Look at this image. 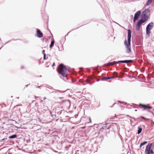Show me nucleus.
<instances>
[{
	"mask_svg": "<svg viewBox=\"0 0 154 154\" xmlns=\"http://www.w3.org/2000/svg\"><path fill=\"white\" fill-rule=\"evenodd\" d=\"M57 71L59 74L61 75L63 77H66L67 79L66 73L67 72V69L66 66L63 63H61L58 66L57 68Z\"/></svg>",
	"mask_w": 154,
	"mask_h": 154,
	"instance_id": "obj_1",
	"label": "nucleus"
},
{
	"mask_svg": "<svg viewBox=\"0 0 154 154\" xmlns=\"http://www.w3.org/2000/svg\"><path fill=\"white\" fill-rule=\"evenodd\" d=\"M150 12V10L149 8L145 9L142 12L141 14V17L147 20L149 18Z\"/></svg>",
	"mask_w": 154,
	"mask_h": 154,
	"instance_id": "obj_2",
	"label": "nucleus"
},
{
	"mask_svg": "<svg viewBox=\"0 0 154 154\" xmlns=\"http://www.w3.org/2000/svg\"><path fill=\"white\" fill-rule=\"evenodd\" d=\"M147 20L141 18L137 22L136 25V29L137 31H139L140 29L141 24L144 23Z\"/></svg>",
	"mask_w": 154,
	"mask_h": 154,
	"instance_id": "obj_3",
	"label": "nucleus"
},
{
	"mask_svg": "<svg viewBox=\"0 0 154 154\" xmlns=\"http://www.w3.org/2000/svg\"><path fill=\"white\" fill-rule=\"evenodd\" d=\"M139 106L141 108L145 110H148V111L149 112H152V111L149 110V109H152V106H150L149 104L146 105L140 103L139 104Z\"/></svg>",
	"mask_w": 154,
	"mask_h": 154,
	"instance_id": "obj_4",
	"label": "nucleus"
},
{
	"mask_svg": "<svg viewBox=\"0 0 154 154\" xmlns=\"http://www.w3.org/2000/svg\"><path fill=\"white\" fill-rule=\"evenodd\" d=\"M124 44L127 48V52L129 53L131 51V43L127 42V40H125L124 42Z\"/></svg>",
	"mask_w": 154,
	"mask_h": 154,
	"instance_id": "obj_5",
	"label": "nucleus"
},
{
	"mask_svg": "<svg viewBox=\"0 0 154 154\" xmlns=\"http://www.w3.org/2000/svg\"><path fill=\"white\" fill-rule=\"evenodd\" d=\"M141 14V11L140 10L137 11L134 14L133 18V22H134L136 20L139 19Z\"/></svg>",
	"mask_w": 154,
	"mask_h": 154,
	"instance_id": "obj_6",
	"label": "nucleus"
},
{
	"mask_svg": "<svg viewBox=\"0 0 154 154\" xmlns=\"http://www.w3.org/2000/svg\"><path fill=\"white\" fill-rule=\"evenodd\" d=\"M109 123H107L103 125L102 127L100 129V130L103 132L106 131V130L109 129L110 126H108V125H109Z\"/></svg>",
	"mask_w": 154,
	"mask_h": 154,
	"instance_id": "obj_7",
	"label": "nucleus"
},
{
	"mask_svg": "<svg viewBox=\"0 0 154 154\" xmlns=\"http://www.w3.org/2000/svg\"><path fill=\"white\" fill-rule=\"evenodd\" d=\"M36 33L37 37L38 38H42L43 36V33L41 31L40 29L38 28H36Z\"/></svg>",
	"mask_w": 154,
	"mask_h": 154,
	"instance_id": "obj_8",
	"label": "nucleus"
},
{
	"mask_svg": "<svg viewBox=\"0 0 154 154\" xmlns=\"http://www.w3.org/2000/svg\"><path fill=\"white\" fill-rule=\"evenodd\" d=\"M131 30L130 29H129L128 30L127 42L131 43Z\"/></svg>",
	"mask_w": 154,
	"mask_h": 154,
	"instance_id": "obj_9",
	"label": "nucleus"
},
{
	"mask_svg": "<svg viewBox=\"0 0 154 154\" xmlns=\"http://www.w3.org/2000/svg\"><path fill=\"white\" fill-rule=\"evenodd\" d=\"M152 145V143H149L146 146V149L145 151V153H146L147 152L150 150Z\"/></svg>",
	"mask_w": 154,
	"mask_h": 154,
	"instance_id": "obj_10",
	"label": "nucleus"
},
{
	"mask_svg": "<svg viewBox=\"0 0 154 154\" xmlns=\"http://www.w3.org/2000/svg\"><path fill=\"white\" fill-rule=\"evenodd\" d=\"M153 27V23L151 22L149 23L147 26L146 29L151 30Z\"/></svg>",
	"mask_w": 154,
	"mask_h": 154,
	"instance_id": "obj_11",
	"label": "nucleus"
},
{
	"mask_svg": "<svg viewBox=\"0 0 154 154\" xmlns=\"http://www.w3.org/2000/svg\"><path fill=\"white\" fill-rule=\"evenodd\" d=\"M51 87L50 88L46 87V90L48 91H49L48 89H53V90H55V91H59V92L60 93H64V92L65 91H60V90H56L54 89L52 87Z\"/></svg>",
	"mask_w": 154,
	"mask_h": 154,
	"instance_id": "obj_12",
	"label": "nucleus"
},
{
	"mask_svg": "<svg viewBox=\"0 0 154 154\" xmlns=\"http://www.w3.org/2000/svg\"><path fill=\"white\" fill-rule=\"evenodd\" d=\"M118 64L117 61H113L111 62H109L107 63L108 65L110 66L112 65H115Z\"/></svg>",
	"mask_w": 154,
	"mask_h": 154,
	"instance_id": "obj_13",
	"label": "nucleus"
},
{
	"mask_svg": "<svg viewBox=\"0 0 154 154\" xmlns=\"http://www.w3.org/2000/svg\"><path fill=\"white\" fill-rule=\"evenodd\" d=\"M17 137V135L16 134H14L9 136L8 137V138L10 139H14Z\"/></svg>",
	"mask_w": 154,
	"mask_h": 154,
	"instance_id": "obj_14",
	"label": "nucleus"
},
{
	"mask_svg": "<svg viewBox=\"0 0 154 154\" xmlns=\"http://www.w3.org/2000/svg\"><path fill=\"white\" fill-rule=\"evenodd\" d=\"M142 128L141 127H138V128L137 134H140L142 132Z\"/></svg>",
	"mask_w": 154,
	"mask_h": 154,
	"instance_id": "obj_15",
	"label": "nucleus"
},
{
	"mask_svg": "<svg viewBox=\"0 0 154 154\" xmlns=\"http://www.w3.org/2000/svg\"><path fill=\"white\" fill-rule=\"evenodd\" d=\"M152 0H147L146 3L145 5V6H147L149 5L152 2Z\"/></svg>",
	"mask_w": 154,
	"mask_h": 154,
	"instance_id": "obj_16",
	"label": "nucleus"
},
{
	"mask_svg": "<svg viewBox=\"0 0 154 154\" xmlns=\"http://www.w3.org/2000/svg\"><path fill=\"white\" fill-rule=\"evenodd\" d=\"M54 40L53 39V40H52L51 41V44H50V48H53V46L54 45Z\"/></svg>",
	"mask_w": 154,
	"mask_h": 154,
	"instance_id": "obj_17",
	"label": "nucleus"
},
{
	"mask_svg": "<svg viewBox=\"0 0 154 154\" xmlns=\"http://www.w3.org/2000/svg\"><path fill=\"white\" fill-rule=\"evenodd\" d=\"M110 79V77H106L101 79L100 80L101 81H106L107 80H109V79Z\"/></svg>",
	"mask_w": 154,
	"mask_h": 154,
	"instance_id": "obj_18",
	"label": "nucleus"
},
{
	"mask_svg": "<svg viewBox=\"0 0 154 154\" xmlns=\"http://www.w3.org/2000/svg\"><path fill=\"white\" fill-rule=\"evenodd\" d=\"M147 143V142L146 141H144L143 142L141 143L140 144V147L141 148L143 146H144V145L146 144Z\"/></svg>",
	"mask_w": 154,
	"mask_h": 154,
	"instance_id": "obj_19",
	"label": "nucleus"
},
{
	"mask_svg": "<svg viewBox=\"0 0 154 154\" xmlns=\"http://www.w3.org/2000/svg\"><path fill=\"white\" fill-rule=\"evenodd\" d=\"M146 154H154V152L152 149H150V150L147 152L145 153Z\"/></svg>",
	"mask_w": 154,
	"mask_h": 154,
	"instance_id": "obj_20",
	"label": "nucleus"
},
{
	"mask_svg": "<svg viewBox=\"0 0 154 154\" xmlns=\"http://www.w3.org/2000/svg\"><path fill=\"white\" fill-rule=\"evenodd\" d=\"M150 30H151L146 29V33L147 35H149L150 34L151 32Z\"/></svg>",
	"mask_w": 154,
	"mask_h": 154,
	"instance_id": "obj_21",
	"label": "nucleus"
},
{
	"mask_svg": "<svg viewBox=\"0 0 154 154\" xmlns=\"http://www.w3.org/2000/svg\"><path fill=\"white\" fill-rule=\"evenodd\" d=\"M122 63H126L125 60H121L117 61V63L119 64Z\"/></svg>",
	"mask_w": 154,
	"mask_h": 154,
	"instance_id": "obj_22",
	"label": "nucleus"
},
{
	"mask_svg": "<svg viewBox=\"0 0 154 154\" xmlns=\"http://www.w3.org/2000/svg\"><path fill=\"white\" fill-rule=\"evenodd\" d=\"M63 112H64V113H66V112H65L64 111L61 110V111H60L59 112H57V114H58V115H61Z\"/></svg>",
	"mask_w": 154,
	"mask_h": 154,
	"instance_id": "obj_23",
	"label": "nucleus"
},
{
	"mask_svg": "<svg viewBox=\"0 0 154 154\" xmlns=\"http://www.w3.org/2000/svg\"><path fill=\"white\" fill-rule=\"evenodd\" d=\"M125 61L126 63H128L133 62V60H125Z\"/></svg>",
	"mask_w": 154,
	"mask_h": 154,
	"instance_id": "obj_24",
	"label": "nucleus"
},
{
	"mask_svg": "<svg viewBox=\"0 0 154 154\" xmlns=\"http://www.w3.org/2000/svg\"><path fill=\"white\" fill-rule=\"evenodd\" d=\"M130 106L131 107H133L134 108H138V107L137 106V105L134 103H132L131 105H130Z\"/></svg>",
	"mask_w": 154,
	"mask_h": 154,
	"instance_id": "obj_25",
	"label": "nucleus"
},
{
	"mask_svg": "<svg viewBox=\"0 0 154 154\" xmlns=\"http://www.w3.org/2000/svg\"><path fill=\"white\" fill-rule=\"evenodd\" d=\"M64 102L66 103L67 104L70 105V102L69 100H65Z\"/></svg>",
	"mask_w": 154,
	"mask_h": 154,
	"instance_id": "obj_26",
	"label": "nucleus"
},
{
	"mask_svg": "<svg viewBox=\"0 0 154 154\" xmlns=\"http://www.w3.org/2000/svg\"><path fill=\"white\" fill-rule=\"evenodd\" d=\"M128 116H129L130 118H132L133 119H134V121H137L138 119H139V118H138L137 119H135L134 117H132L131 116H130L129 115H128Z\"/></svg>",
	"mask_w": 154,
	"mask_h": 154,
	"instance_id": "obj_27",
	"label": "nucleus"
},
{
	"mask_svg": "<svg viewBox=\"0 0 154 154\" xmlns=\"http://www.w3.org/2000/svg\"><path fill=\"white\" fill-rule=\"evenodd\" d=\"M140 118H141L142 119L146 120H149V119H147L143 116H141Z\"/></svg>",
	"mask_w": 154,
	"mask_h": 154,
	"instance_id": "obj_28",
	"label": "nucleus"
},
{
	"mask_svg": "<svg viewBox=\"0 0 154 154\" xmlns=\"http://www.w3.org/2000/svg\"><path fill=\"white\" fill-rule=\"evenodd\" d=\"M150 124L152 126H153L154 125V122L152 120H151Z\"/></svg>",
	"mask_w": 154,
	"mask_h": 154,
	"instance_id": "obj_29",
	"label": "nucleus"
},
{
	"mask_svg": "<svg viewBox=\"0 0 154 154\" xmlns=\"http://www.w3.org/2000/svg\"><path fill=\"white\" fill-rule=\"evenodd\" d=\"M7 139V138H5L3 139H2L1 140H0V142H2V141H5Z\"/></svg>",
	"mask_w": 154,
	"mask_h": 154,
	"instance_id": "obj_30",
	"label": "nucleus"
},
{
	"mask_svg": "<svg viewBox=\"0 0 154 154\" xmlns=\"http://www.w3.org/2000/svg\"><path fill=\"white\" fill-rule=\"evenodd\" d=\"M11 41H16V40H17L22 41V39H14L12 38V39H11Z\"/></svg>",
	"mask_w": 154,
	"mask_h": 154,
	"instance_id": "obj_31",
	"label": "nucleus"
},
{
	"mask_svg": "<svg viewBox=\"0 0 154 154\" xmlns=\"http://www.w3.org/2000/svg\"><path fill=\"white\" fill-rule=\"evenodd\" d=\"M23 43H25V44H27V43H29V41L28 40H25L24 41H23Z\"/></svg>",
	"mask_w": 154,
	"mask_h": 154,
	"instance_id": "obj_32",
	"label": "nucleus"
},
{
	"mask_svg": "<svg viewBox=\"0 0 154 154\" xmlns=\"http://www.w3.org/2000/svg\"><path fill=\"white\" fill-rule=\"evenodd\" d=\"M48 57L46 58V54H44V55H43V59L44 60H45L48 59Z\"/></svg>",
	"mask_w": 154,
	"mask_h": 154,
	"instance_id": "obj_33",
	"label": "nucleus"
},
{
	"mask_svg": "<svg viewBox=\"0 0 154 154\" xmlns=\"http://www.w3.org/2000/svg\"><path fill=\"white\" fill-rule=\"evenodd\" d=\"M48 91H49L50 93H52L54 92L55 93H56L57 92V91L55 92L54 91H51V90H49Z\"/></svg>",
	"mask_w": 154,
	"mask_h": 154,
	"instance_id": "obj_34",
	"label": "nucleus"
},
{
	"mask_svg": "<svg viewBox=\"0 0 154 154\" xmlns=\"http://www.w3.org/2000/svg\"><path fill=\"white\" fill-rule=\"evenodd\" d=\"M11 41V39L10 40H8L6 43H5L4 45H5V44H7V43H9Z\"/></svg>",
	"mask_w": 154,
	"mask_h": 154,
	"instance_id": "obj_35",
	"label": "nucleus"
},
{
	"mask_svg": "<svg viewBox=\"0 0 154 154\" xmlns=\"http://www.w3.org/2000/svg\"><path fill=\"white\" fill-rule=\"evenodd\" d=\"M45 50H43L42 51V53L43 54V55H44V54H45Z\"/></svg>",
	"mask_w": 154,
	"mask_h": 154,
	"instance_id": "obj_36",
	"label": "nucleus"
},
{
	"mask_svg": "<svg viewBox=\"0 0 154 154\" xmlns=\"http://www.w3.org/2000/svg\"><path fill=\"white\" fill-rule=\"evenodd\" d=\"M110 77V79H114V78H115V77H114V76H111V77Z\"/></svg>",
	"mask_w": 154,
	"mask_h": 154,
	"instance_id": "obj_37",
	"label": "nucleus"
},
{
	"mask_svg": "<svg viewBox=\"0 0 154 154\" xmlns=\"http://www.w3.org/2000/svg\"><path fill=\"white\" fill-rule=\"evenodd\" d=\"M74 30V29H73V30H72L70 31L69 32H68V33H67V35H65V40L66 39V37L67 35H68V34H69V33L71 31H72V30Z\"/></svg>",
	"mask_w": 154,
	"mask_h": 154,
	"instance_id": "obj_38",
	"label": "nucleus"
},
{
	"mask_svg": "<svg viewBox=\"0 0 154 154\" xmlns=\"http://www.w3.org/2000/svg\"><path fill=\"white\" fill-rule=\"evenodd\" d=\"M55 65V63L54 62L52 65V66L53 67Z\"/></svg>",
	"mask_w": 154,
	"mask_h": 154,
	"instance_id": "obj_39",
	"label": "nucleus"
},
{
	"mask_svg": "<svg viewBox=\"0 0 154 154\" xmlns=\"http://www.w3.org/2000/svg\"><path fill=\"white\" fill-rule=\"evenodd\" d=\"M35 87L36 88H40V86H38L35 85Z\"/></svg>",
	"mask_w": 154,
	"mask_h": 154,
	"instance_id": "obj_40",
	"label": "nucleus"
},
{
	"mask_svg": "<svg viewBox=\"0 0 154 154\" xmlns=\"http://www.w3.org/2000/svg\"><path fill=\"white\" fill-rule=\"evenodd\" d=\"M51 116H55V117H56V114H53V115H52V114H51Z\"/></svg>",
	"mask_w": 154,
	"mask_h": 154,
	"instance_id": "obj_41",
	"label": "nucleus"
},
{
	"mask_svg": "<svg viewBox=\"0 0 154 154\" xmlns=\"http://www.w3.org/2000/svg\"><path fill=\"white\" fill-rule=\"evenodd\" d=\"M115 118V117L114 116H113V117H112L111 118V119H114Z\"/></svg>",
	"mask_w": 154,
	"mask_h": 154,
	"instance_id": "obj_42",
	"label": "nucleus"
},
{
	"mask_svg": "<svg viewBox=\"0 0 154 154\" xmlns=\"http://www.w3.org/2000/svg\"><path fill=\"white\" fill-rule=\"evenodd\" d=\"M29 85H30V84H28V85H25V87H28V86Z\"/></svg>",
	"mask_w": 154,
	"mask_h": 154,
	"instance_id": "obj_43",
	"label": "nucleus"
},
{
	"mask_svg": "<svg viewBox=\"0 0 154 154\" xmlns=\"http://www.w3.org/2000/svg\"><path fill=\"white\" fill-rule=\"evenodd\" d=\"M89 120H90V122L91 123V120L90 118H89Z\"/></svg>",
	"mask_w": 154,
	"mask_h": 154,
	"instance_id": "obj_44",
	"label": "nucleus"
},
{
	"mask_svg": "<svg viewBox=\"0 0 154 154\" xmlns=\"http://www.w3.org/2000/svg\"><path fill=\"white\" fill-rule=\"evenodd\" d=\"M58 48L59 49V51H60L61 50H60V48H59V47L58 46Z\"/></svg>",
	"mask_w": 154,
	"mask_h": 154,
	"instance_id": "obj_45",
	"label": "nucleus"
},
{
	"mask_svg": "<svg viewBox=\"0 0 154 154\" xmlns=\"http://www.w3.org/2000/svg\"><path fill=\"white\" fill-rule=\"evenodd\" d=\"M4 45H3L0 48V50L1 49V48L3 47V46Z\"/></svg>",
	"mask_w": 154,
	"mask_h": 154,
	"instance_id": "obj_46",
	"label": "nucleus"
},
{
	"mask_svg": "<svg viewBox=\"0 0 154 154\" xmlns=\"http://www.w3.org/2000/svg\"><path fill=\"white\" fill-rule=\"evenodd\" d=\"M23 67H23V66H21V69H23Z\"/></svg>",
	"mask_w": 154,
	"mask_h": 154,
	"instance_id": "obj_47",
	"label": "nucleus"
},
{
	"mask_svg": "<svg viewBox=\"0 0 154 154\" xmlns=\"http://www.w3.org/2000/svg\"><path fill=\"white\" fill-rule=\"evenodd\" d=\"M123 103H124L125 104H127V103L125 102H123Z\"/></svg>",
	"mask_w": 154,
	"mask_h": 154,
	"instance_id": "obj_48",
	"label": "nucleus"
},
{
	"mask_svg": "<svg viewBox=\"0 0 154 154\" xmlns=\"http://www.w3.org/2000/svg\"><path fill=\"white\" fill-rule=\"evenodd\" d=\"M79 69H83V68L82 67H80L79 68Z\"/></svg>",
	"mask_w": 154,
	"mask_h": 154,
	"instance_id": "obj_49",
	"label": "nucleus"
},
{
	"mask_svg": "<svg viewBox=\"0 0 154 154\" xmlns=\"http://www.w3.org/2000/svg\"><path fill=\"white\" fill-rule=\"evenodd\" d=\"M41 64V62L40 61V62H39V64Z\"/></svg>",
	"mask_w": 154,
	"mask_h": 154,
	"instance_id": "obj_50",
	"label": "nucleus"
},
{
	"mask_svg": "<svg viewBox=\"0 0 154 154\" xmlns=\"http://www.w3.org/2000/svg\"><path fill=\"white\" fill-rule=\"evenodd\" d=\"M79 152V150H78L77 151L76 153H77L78 152Z\"/></svg>",
	"mask_w": 154,
	"mask_h": 154,
	"instance_id": "obj_51",
	"label": "nucleus"
},
{
	"mask_svg": "<svg viewBox=\"0 0 154 154\" xmlns=\"http://www.w3.org/2000/svg\"><path fill=\"white\" fill-rule=\"evenodd\" d=\"M47 55H48V56H50V55L49 54H48Z\"/></svg>",
	"mask_w": 154,
	"mask_h": 154,
	"instance_id": "obj_52",
	"label": "nucleus"
},
{
	"mask_svg": "<svg viewBox=\"0 0 154 154\" xmlns=\"http://www.w3.org/2000/svg\"><path fill=\"white\" fill-rule=\"evenodd\" d=\"M135 111H137V109H135Z\"/></svg>",
	"mask_w": 154,
	"mask_h": 154,
	"instance_id": "obj_53",
	"label": "nucleus"
},
{
	"mask_svg": "<svg viewBox=\"0 0 154 154\" xmlns=\"http://www.w3.org/2000/svg\"><path fill=\"white\" fill-rule=\"evenodd\" d=\"M45 99H46V98L45 97H44V100H45Z\"/></svg>",
	"mask_w": 154,
	"mask_h": 154,
	"instance_id": "obj_54",
	"label": "nucleus"
},
{
	"mask_svg": "<svg viewBox=\"0 0 154 154\" xmlns=\"http://www.w3.org/2000/svg\"><path fill=\"white\" fill-rule=\"evenodd\" d=\"M41 102H43V101L42 100H41Z\"/></svg>",
	"mask_w": 154,
	"mask_h": 154,
	"instance_id": "obj_55",
	"label": "nucleus"
},
{
	"mask_svg": "<svg viewBox=\"0 0 154 154\" xmlns=\"http://www.w3.org/2000/svg\"><path fill=\"white\" fill-rule=\"evenodd\" d=\"M40 76V77H42V76L41 75H40V76Z\"/></svg>",
	"mask_w": 154,
	"mask_h": 154,
	"instance_id": "obj_56",
	"label": "nucleus"
},
{
	"mask_svg": "<svg viewBox=\"0 0 154 154\" xmlns=\"http://www.w3.org/2000/svg\"><path fill=\"white\" fill-rule=\"evenodd\" d=\"M36 96H35V99H36Z\"/></svg>",
	"mask_w": 154,
	"mask_h": 154,
	"instance_id": "obj_57",
	"label": "nucleus"
},
{
	"mask_svg": "<svg viewBox=\"0 0 154 154\" xmlns=\"http://www.w3.org/2000/svg\"><path fill=\"white\" fill-rule=\"evenodd\" d=\"M116 103H115L114 104H113V105H114L115 104H116Z\"/></svg>",
	"mask_w": 154,
	"mask_h": 154,
	"instance_id": "obj_58",
	"label": "nucleus"
},
{
	"mask_svg": "<svg viewBox=\"0 0 154 154\" xmlns=\"http://www.w3.org/2000/svg\"><path fill=\"white\" fill-rule=\"evenodd\" d=\"M101 137H103V136H102ZM101 137V136H100V137Z\"/></svg>",
	"mask_w": 154,
	"mask_h": 154,
	"instance_id": "obj_59",
	"label": "nucleus"
},
{
	"mask_svg": "<svg viewBox=\"0 0 154 154\" xmlns=\"http://www.w3.org/2000/svg\"><path fill=\"white\" fill-rule=\"evenodd\" d=\"M0 41H1V38H0Z\"/></svg>",
	"mask_w": 154,
	"mask_h": 154,
	"instance_id": "obj_60",
	"label": "nucleus"
},
{
	"mask_svg": "<svg viewBox=\"0 0 154 154\" xmlns=\"http://www.w3.org/2000/svg\"><path fill=\"white\" fill-rule=\"evenodd\" d=\"M29 142L30 141V140L29 139Z\"/></svg>",
	"mask_w": 154,
	"mask_h": 154,
	"instance_id": "obj_61",
	"label": "nucleus"
},
{
	"mask_svg": "<svg viewBox=\"0 0 154 154\" xmlns=\"http://www.w3.org/2000/svg\"><path fill=\"white\" fill-rule=\"evenodd\" d=\"M79 27H78L77 28H76V29H78V28H79Z\"/></svg>",
	"mask_w": 154,
	"mask_h": 154,
	"instance_id": "obj_62",
	"label": "nucleus"
},
{
	"mask_svg": "<svg viewBox=\"0 0 154 154\" xmlns=\"http://www.w3.org/2000/svg\"><path fill=\"white\" fill-rule=\"evenodd\" d=\"M100 80H97V81H99Z\"/></svg>",
	"mask_w": 154,
	"mask_h": 154,
	"instance_id": "obj_63",
	"label": "nucleus"
}]
</instances>
